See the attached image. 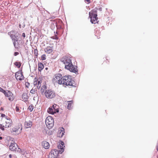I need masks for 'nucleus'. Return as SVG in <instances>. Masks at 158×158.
Returning <instances> with one entry per match:
<instances>
[{"instance_id": "f257e3e1", "label": "nucleus", "mask_w": 158, "mask_h": 158, "mask_svg": "<svg viewBox=\"0 0 158 158\" xmlns=\"http://www.w3.org/2000/svg\"><path fill=\"white\" fill-rule=\"evenodd\" d=\"M65 64V68L70 72L74 73L77 72L76 66H74L72 63L71 60H63L62 61Z\"/></svg>"}, {"instance_id": "f03ea898", "label": "nucleus", "mask_w": 158, "mask_h": 158, "mask_svg": "<svg viewBox=\"0 0 158 158\" xmlns=\"http://www.w3.org/2000/svg\"><path fill=\"white\" fill-rule=\"evenodd\" d=\"M96 11V10L94 9L92 10L89 13V17L90 19V22L92 23L95 24L96 23H98L99 21L98 20L97 14L94 13V12H95Z\"/></svg>"}, {"instance_id": "7ed1b4c3", "label": "nucleus", "mask_w": 158, "mask_h": 158, "mask_svg": "<svg viewBox=\"0 0 158 158\" xmlns=\"http://www.w3.org/2000/svg\"><path fill=\"white\" fill-rule=\"evenodd\" d=\"M62 84L66 85L72 86L73 81L72 80L71 77L68 75L62 77Z\"/></svg>"}, {"instance_id": "20e7f679", "label": "nucleus", "mask_w": 158, "mask_h": 158, "mask_svg": "<svg viewBox=\"0 0 158 158\" xmlns=\"http://www.w3.org/2000/svg\"><path fill=\"white\" fill-rule=\"evenodd\" d=\"M8 34L10 35L11 39L13 41V43L15 47L16 48V44L17 43V44H18V40L19 38L18 35L17 34V33H15L14 31H11L9 32Z\"/></svg>"}, {"instance_id": "39448f33", "label": "nucleus", "mask_w": 158, "mask_h": 158, "mask_svg": "<svg viewBox=\"0 0 158 158\" xmlns=\"http://www.w3.org/2000/svg\"><path fill=\"white\" fill-rule=\"evenodd\" d=\"M12 124V120L10 118H4L2 121L0 122V125H2L3 127L8 128L10 127Z\"/></svg>"}, {"instance_id": "423d86ee", "label": "nucleus", "mask_w": 158, "mask_h": 158, "mask_svg": "<svg viewBox=\"0 0 158 158\" xmlns=\"http://www.w3.org/2000/svg\"><path fill=\"white\" fill-rule=\"evenodd\" d=\"M59 106L54 104L52 106L49 107L47 110V112L49 114H54L59 111Z\"/></svg>"}, {"instance_id": "0eeeda50", "label": "nucleus", "mask_w": 158, "mask_h": 158, "mask_svg": "<svg viewBox=\"0 0 158 158\" xmlns=\"http://www.w3.org/2000/svg\"><path fill=\"white\" fill-rule=\"evenodd\" d=\"M45 123L47 127L49 129L51 128L54 125V121L51 116H48L46 119Z\"/></svg>"}, {"instance_id": "6e6552de", "label": "nucleus", "mask_w": 158, "mask_h": 158, "mask_svg": "<svg viewBox=\"0 0 158 158\" xmlns=\"http://www.w3.org/2000/svg\"><path fill=\"white\" fill-rule=\"evenodd\" d=\"M44 94L45 97L48 98H52L56 96L55 93L51 89L46 90L44 92Z\"/></svg>"}, {"instance_id": "1a4fd4ad", "label": "nucleus", "mask_w": 158, "mask_h": 158, "mask_svg": "<svg viewBox=\"0 0 158 158\" xmlns=\"http://www.w3.org/2000/svg\"><path fill=\"white\" fill-rule=\"evenodd\" d=\"M22 129V125L21 123H19L12 128V131L15 132L16 134H19L21 133Z\"/></svg>"}, {"instance_id": "9d476101", "label": "nucleus", "mask_w": 158, "mask_h": 158, "mask_svg": "<svg viewBox=\"0 0 158 158\" xmlns=\"http://www.w3.org/2000/svg\"><path fill=\"white\" fill-rule=\"evenodd\" d=\"M62 75L60 73L56 74L53 78V81L55 83H57L59 84H62Z\"/></svg>"}, {"instance_id": "9b49d317", "label": "nucleus", "mask_w": 158, "mask_h": 158, "mask_svg": "<svg viewBox=\"0 0 158 158\" xmlns=\"http://www.w3.org/2000/svg\"><path fill=\"white\" fill-rule=\"evenodd\" d=\"M59 152L56 149L51 150L48 156V158H58Z\"/></svg>"}, {"instance_id": "f8f14e48", "label": "nucleus", "mask_w": 158, "mask_h": 158, "mask_svg": "<svg viewBox=\"0 0 158 158\" xmlns=\"http://www.w3.org/2000/svg\"><path fill=\"white\" fill-rule=\"evenodd\" d=\"M4 95L6 97L8 98V99L10 101H12L14 99L15 96L13 93L10 90H6Z\"/></svg>"}, {"instance_id": "ddd939ff", "label": "nucleus", "mask_w": 158, "mask_h": 158, "mask_svg": "<svg viewBox=\"0 0 158 158\" xmlns=\"http://www.w3.org/2000/svg\"><path fill=\"white\" fill-rule=\"evenodd\" d=\"M16 79L17 80H22L24 79V77L21 72H17L15 74Z\"/></svg>"}, {"instance_id": "4468645a", "label": "nucleus", "mask_w": 158, "mask_h": 158, "mask_svg": "<svg viewBox=\"0 0 158 158\" xmlns=\"http://www.w3.org/2000/svg\"><path fill=\"white\" fill-rule=\"evenodd\" d=\"M17 145L15 143H12L10 144V149L12 151H16L17 149Z\"/></svg>"}, {"instance_id": "2eb2a0df", "label": "nucleus", "mask_w": 158, "mask_h": 158, "mask_svg": "<svg viewBox=\"0 0 158 158\" xmlns=\"http://www.w3.org/2000/svg\"><path fill=\"white\" fill-rule=\"evenodd\" d=\"M59 144L58 146V148L59 149H60V152H61V153L63 152L64 151V148L65 147L64 145V143L62 141H60Z\"/></svg>"}, {"instance_id": "dca6fc26", "label": "nucleus", "mask_w": 158, "mask_h": 158, "mask_svg": "<svg viewBox=\"0 0 158 158\" xmlns=\"http://www.w3.org/2000/svg\"><path fill=\"white\" fill-rule=\"evenodd\" d=\"M32 122L31 121H26L24 123V126L26 128H30L32 126Z\"/></svg>"}, {"instance_id": "f3484780", "label": "nucleus", "mask_w": 158, "mask_h": 158, "mask_svg": "<svg viewBox=\"0 0 158 158\" xmlns=\"http://www.w3.org/2000/svg\"><path fill=\"white\" fill-rule=\"evenodd\" d=\"M35 80L34 81V84L35 86L36 85V88L39 89L41 86V82L39 81L36 80L35 78Z\"/></svg>"}, {"instance_id": "a211bd4d", "label": "nucleus", "mask_w": 158, "mask_h": 158, "mask_svg": "<svg viewBox=\"0 0 158 158\" xmlns=\"http://www.w3.org/2000/svg\"><path fill=\"white\" fill-rule=\"evenodd\" d=\"M53 50V47L51 46H48L45 49L44 51L47 53H50L52 52Z\"/></svg>"}, {"instance_id": "6ab92c4d", "label": "nucleus", "mask_w": 158, "mask_h": 158, "mask_svg": "<svg viewBox=\"0 0 158 158\" xmlns=\"http://www.w3.org/2000/svg\"><path fill=\"white\" fill-rule=\"evenodd\" d=\"M64 133V129L63 128H62L59 131L58 133V136L61 137L63 136Z\"/></svg>"}, {"instance_id": "aec40b11", "label": "nucleus", "mask_w": 158, "mask_h": 158, "mask_svg": "<svg viewBox=\"0 0 158 158\" xmlns=\"http://www.w3.org/2000/svg\"><path fill=\"white\" fill-rule=\"evenodd\" d=\"M42 145L43 147L45 149H48L49 148L50 145L49 143L46 141L43 142Z\"/></svg>"}, {"instance_id": "412c9836", "label": "nucleus", "mask_w": 158, "mask_h": 158, "mask_svg": "<svg viewBox=\"0 0 158 158\" xmlns=\"http://www.w3.org/2000/svg\"><path fill=\"white\" fill-rule=\"evenodd\" d=\"M29 96L26 93H23L22 95L23 100L24 102H27L28 101Z\"/></svg>"}, {"instance_id": "4be33fe9", "label": "nucleus", "mask_w": 158, "mask_h": 158, "mask_svg": "<svg viewBox=\"0 0 158 158\" xmlns=\"http://www.w3.org/2000/svg\"><path fill=\"white\" fill-rule=\"evenodd\" d=\"M95 35L96 36L98 39L100 38V37L99 36L100 35V34L101 33L99 30H98V29L97 28H96L95 29Z\"/></svg>"}, {"instance_id": "5701e85b", "label": "nucleus", "mask_w": 158, "mask_h": 158, "mask_svg": "<svg viewBox=\"0 0 158 158\" xmlns=\"http://www.w3.org/2000/svg\"><path fill=\"white\" fill-rule=\"evenodd\" d=\"M71 58H73V56L70 54H67L63 56L62 59H70Z\"/></svg>"}, {"instance_id": "b1692460", "label": "nucleus", "mask_w": 158, "mask_h": 158, "mask_svg": "<svg viewBox=\"0 0 158 158\" xmlns=\"http://www.w3.org/2000/svg\"><path fill=\"white\" fill-rule=\"evenodd\" d=\"M44 68V65L41 63H38V69L39 71H41Z\"/></svg>"}, {"instance_id": "393cba45", "label": "nucleus", "mask_w": 158, "mask_h": 158, "mask_svg": "<svg viewBox=\"0 0 158 158\" xmlns=\"http://www.w3.org/2000/svg\"><path fill=\"white\" fill-rule=\"evenodd\" d=\"M47 89V87L45 85H44L42 86V87L40 91L42 94H43V93H44L45 92V90Z\"/></svg>"}, {"instance_id": "a878e982", "label": "nucleus", "mask_w": 158, "mask_h": 158, "mask_svg": "<svg viewBox=\"0 0 158 158\" xmlns=\"http://www.w3.org/2000/svg\"><path fill=\"white\" fill-rule=\"evenodd\" d=\"M56 25V22H54L53 23L51 24V28L52 29H53L55 28V26Z\"/></svg>"}, {"instance_id": "bb28decb", "label": "nucleus", "mask_w": 158, "mask_h": 158, "mask_svg": "<svg viewBox=\"0 0 158 158\" xmlns=\"http://www.w3.org/2000/svg\"><path fill=\"white\" fill-rule=\"evenodd\" d=\"M34 54H35V58H37L38 56V51L36 49L34 50Z\"/></svg>"}, {"instance_id": "cd10ccee", "label": "nucleus", "mask_w": 158, "mask_h": 158, "mask_svg": "<svg viewBox=\"0 0 158 158\" xmlns=\"http://www.w3.org/2000/svg\"><path fill=\"white\" fill-rule=\"evenodd\" d=\"M73 102L72 101H70L69 102L68 105L67 106L68 108L70 109L71 108V106Z\"/></svg>"}, {"instance_id": "c85d7f7f", "label": "nucleus", "mask_w": 158, "mask_h": 158, "mask_svg": "<svg viewBox=\"0 0 158 158\" xmlns=\"http://www.w3.org/2000/svg\"><path fill=\"white\" fill-rule=\"evenodd\" d=\"M15 65L18 68H19L21 66V64L20 62H16L15 63Z\"/></svg>"}, {"instance_id": "c756f323", "label": "nucleus", "mask_w": 158, "mask_h": 158, "mask_svg": "<svg viewBox=\"0 0 158 158\" xmlns=\"http://www.w3.org/2000/svg\"><path fill=\"white\" fill-rule=\"evenodd\" d=\"M34 108V106L32 105H31L28 108V109L30 110V111L31 112L32 111Z\"/></svg>"}, {"instance_id": "7c9ffc66", "label": "nucleus", "mask_w": 158, "mask_h": 158, "mask_svg": "<svg viewBox=\"0 0 158 158\" xmlns=\"http://www.w3.org/2000/svg\"><path fill=\"white\" fill-rule=\"evenodd\" d=\"M0 92L3 93L4 94H5L6 92V90H5L3 89L0 87Z\"/></svg>"}, {"instance_id": "2f4dec72", "label": "nucleus", "mask_w": 158, "mask_h": 158, "mask_svg": "<svg viewBox=\"0 0 158 158\" xmlns=\"http://www.w3.org/2000/svg\"><path fill=\"white\" fill-rule=\"evenodd\" d=\"M15 110L17 112H20V110L19 107H18L17 106H16Z\"/></svg>"}, {"instance_id": "473e14b6", "label": "nucleus", "mask_w": 158, "mask_h": 158, "mask_svg": "<svg viewBox=\"0 0 158 158\" xmlns=\"http://www.w3.org/2000/svg\"><path fill=\"white\" fill-rule=\"evenodd\" d=\"M35 89H32L30 91V93L32 94H34L35 92Z\"/></svg>"}, {"instance_id": "72a5a7b5", "label": "nucleus", "mask_w": 158, "mask_h": 158, "mask_svg": "<svg viewBox=\"0 0 158 158\" xmlns=\"http://www.w3.org/2000/svg\"><path fill=\"white\" fill-rule=\"evenodd\" d=\"M52 38L53 39L55 40H58V37L56 35H55V36H53Z\"/></svg>"}, {"instance_id": "f704fd0d", "label": "nucleus", "mask_w": 158, "mask_h": 158, "mask_svg": "<svg viewBox=\"0 0 158 158\" xmlns=\"http://www.w3.org/2000/svg\"><path fill=\"white\" fill-rule=\"evenodd\" d=\"M46 56L45 54H43L41 56L42 59H46Z\"/></svg>"}, {"instance_id": "c9c22d12", "label": "nucleus", "mask_w": 158, "mask_h": 158, "mask_svg": "<svg viewBox=\"0 0 158 158\" xmlns=\"http://www.w3.org/2000/svg\"><path fill=\"white\" fill-rule=\"evenodd\" d=\"M57 29H60L61 28V26L60 25H58L56 24V26Z\"/></svg>"}, {"instance_id": "e433bc0d", "label": "nucleus", "mask_w": 158, "mask_h": 158, "mask_svg": "<svg viewBox=\"0 0 158 158\" xmlns=\"http://www.w3.org/2000/svg\"><path fill=\"white\" fill-rule=\"evenodd\" d=\"M85 1L86 3L87 2V3L89 4L90 3V0H84Z\"/></svg>"}, {"instance_id": "4c0bfd02", "label": "nucleus", "mask_w": 158, "mask_h": 158, "mask_svg": "<svg viewBox=\"0 0 158 158\" xmlns=\"http://www.w3.org/2000/svg\"><path fill=\"white\" fill-rule=\"evenodd\" d=\"M55 17H56L54 16H51L48 19H55Z\"/></svg>"}, {"instance_id": "58836bf2", "label": "nucleus", "mask_w": 158, "mask_h": 158, "mask_svg": "<svg viewBox=\"0 0 158 158\" xmlns=\"http://www.w3.org/2000/svg\"><path fill=\"white\" fill-rule=\"evenodd\" d=\"M19 54V53L18 52H14V55L15 56H16L18 55Z\"/></svg>"}, {"instance_id": "ea45409f", "label": "nucleus", "mask_w": 158, "mask_h": 158, "mask_svg": "<svg viewBox=\"0 0 158 158\" xmlns=\"http://www.w3.org/2000/svg\"><path fill=\"white\" fill-rule=\"evenodd\" d=\"M22 36L24 38L25 37L26 35H25V33H23L22 34Z\"/></svg>"}, {"instance_id": "a19ab883", "label": "nucleus", "mask_w": 158, "mask_h": 158, "mask_svg": "<svg viewBox=\"0 0 158 158\" xmlns=\"http://www.w3.org/2000/svg\"><path fill=\"white\" fill-rule=\"evenodd\" d=\"M25 85H26V86L27 87H28V85H30V84L28 83H27V84H26Z\"/></svg>"}, {"instance_id": "79ce46f5", "label": "nucleus", "mask_w": 158, "mask_h": 158, "mask_svg": "<svg viewBox=\"0 0 158 158\" xmlns=\"http://www.w3.org/2000/svg\"><path fill=\"white\" fill-rule=\"evenodd\" d=\"M98 10L100 11H101L102 10V8H99L98 9Z\"/></svg>"}, {"instance_id": "37998d69", "label": "nucleus", "mask_w": 158, "mask_h": 158, "mask_svg": "<svg viewBox=\"0 0 158 158\" xmlns=\"http://www.w3.org/2000/svg\"><path fill=\"white\" fill-rule=\"evenodd\" d=\"M9 156L10 158H11L12 157V155L11 154H10Z\"/></svg>"}, {"instance_id": "c03bdc74", "label": "nucleus", "mask_w": 158, "mask_h": 158, "mask_svg": "<svg viewBox=\"0 0 158 158\" xmlns=\"http://www.w3.org/2000/svg\"><path fill=\"white\" fill-rule=\"evenodd\" d=\"M1 129L2 130H4V128L3 127H1Z\"/></svg>"}, {"instance_id": "a18cd8bd", "label": "nucleus", "mask_w": 158, "mask_h": 158, "mask_svg": "<svg viewBox=\"0 0 158 158\" xmlns=\"http://www.w3.org/2000/svg\"><path fill=\"white\" fill-rule=\"evenodd\" d=\"M19 28H21V25L20 24H19Z\"/></svg>"}, {"instance_id": "49530a36", "label": "nucleus", "mask_w": 158, "mask_h": 158, "mask_svg": "<svg viewBox=\"0 0 158 158\" xmlns=\"http://www.w3.org/2000/svg\"><path fill=\"white\" fill-rule=\"evenodd\" d=\"M2 139V137H0V139Z\"/></svg>"}, {"instance_id": "de8ad7c7", "label": "nucleus", "mask_w": 158, "mask_h": 158, "mask_svg": "<svg viewBox=\"0 0 158 158\" xmlns=\"http://www.w3.org/2000/svg\"><path fill=\"white\" fill-rule=\"evenodd\" d=\"M25 26V25L24 24L23 26V27H24Z\"/></svg>"}, {"instance_id": "09e8293b", "label": "nucleus", "mask_w": 158, "mask_h": 158, "mask_svg": "<svg viewBox=\"0 0 158 158\" xmlns=\"http://www.w3.org/2000/svg\"><path fill=\"white\" fill-rule=\"evenodd\" d=\"M56 34H58V33H57V31H56Z\"/></svg>"}, {"instance_id": "8fccbe9b", "label": "nucleus", "mask_w": 158, "mask_h": 158, "mask_svg": "<svg viewBox=\"0 0 158 158\" xmlns=\"http://www.w3.org/2000/svg\"><path fill=\"white\" fill-rule=\"evenodd\" d=\"M47 69V68H46V69Z\"/></svg>"}]
</instances>
